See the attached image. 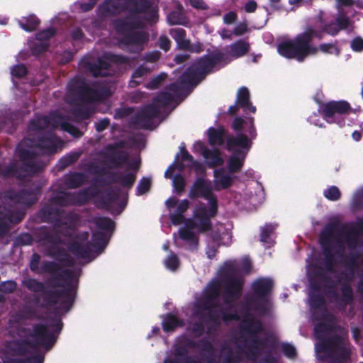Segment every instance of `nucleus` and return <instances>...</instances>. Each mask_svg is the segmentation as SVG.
<instances>
[{
	"instance_id": "obj_38",
	"label": "nucleus",
	"mask_w": 363,
	"mask_h": 363,
	"mask_svg": "<svg viewBox=\"0 0 363 363\" xmlns=\"http://www.w3.org/2000/svg\"><path fill=\"white\" fill-rule=\"evenodd\" d=\"M37 236L40 241H44L50 243L53 246H58L63 244V240L61 236L55 232V228L53 230H50L48 227L42 226L37 232Z\"/></svg>"
},
{
	"instance_id": "obj_42",
	"label": "nucleus",
	"mask_w": 363,
	"mask_h": 363,
	"mask_svg": "<svg viewBox=\"0 0 363 363\" xmlns=\"http://www.w3.org/2000/svg\"><path fill=\"white\" fill-rule=\"evenodd\" d=\"M162 326L165 333L174 331L177 328L184 325V321L172 313H168L162 317Z\"/></svg>"
},
{
	"instance_id": "obj_26",
	"label": "nucleus",
	"mask_w": 363,
	"mask_h": 363,
	"mask_svg": "<svg viewBox=\"0 0 363 363\" xmlns=\"http://www.w3.org/2000/svg\"><path fill=\"white\" fill-rule=\"evenodd\" d=\"M37 156V153L33 150L23 148L18 150V157L24 172L28 174H35L42 170V167L35 162Z\"/></svg>"
},
{
	"instance_id": "obj_36",
	"label": "nucleus",
	"mask_w": 363,
	"mask_h": 363,
	"mask_svg": "<svg viewBox=\"0 0 363 363\" xmlns=\"http://www.w3.org/2000/svg\"><path fill=\"white\" fill-rule=\"evenodd\" d=\"M69 251L78 259H88L91 256L93 249L91 242L83 245L77 241L71 242L68 245Z\"/></svg>"
},
{
	"instance_id": "obj_33",
	"label": "nucleus",
	"mask_w": 363,
	"mask_h": 363,
	"mask_svg": "<svg viewBox=\"0 0 363 363\" xmlns=\"http://www.w3.org/2000/svg\"><path fill=\"white\" fill-rule=\"evenodd\" d=\"M319 279L321 281L325 283L326 284L324 285V292L325 293V287L326 286H330V285H335V287L337 285V281L335 283L329 276L327 275V274L323 271V269L318 267L316 270L313 272V276H311L309 278V285L311 291V293H315V294H320V291L321 289V285L320 281L317 279ZM337 291V289H335Z\"/></svg>"
},
{
	"instance_id": "obj_16",
	"label": "nucleus",
	"mask_w": 363,
	"mask_h": 363,
	"mask_svg": "<svg viewBox=\"0 0 363 363\" xmlns=\"http://www.w3.org/2000/svg\"><path fill=\"white\" fill-rule=\"evenodd\" d=\"M220 292V284L217 280H213L205 288L203 295L196 302V314L201 315L202 310H208L211 308L219 306L218 298Z\"/></svg>"
},
{
	"instance_id": "obj_11",
	"label": "nucleus",
	"mask_w": 363,
	"mask_h": 363,
	"mask_svg": "<svg viewBox=\"0 0 363 363\" xmlns=\"http://www.w3.org/2000/svg\"><path fill=\"white\" fill-rule=\"evenodd\" d=\"M339 225V221L328 224L320 235V244L324 255V262L326 271L333 273L335 272V256L333 252V240L334 233Z\"/></svg>"
},
{
	"instance_id": "obj_60",
	"label": "nucleus",
	"mask_w": 363,
	"mask_h": 363,
	"mask_svg": "<svg viewBox=\"0 0 363 363\" xmlns=\"http://www.w3.org/2000/svg\"><path fill=\"white\" fill-rule=\"evenodd\" d=\"M44 355L38 352L25 358H10L4 363H43Z\"/></svg>"
},
{
	"instance_id": "obj_29",
	"label": "nucleus",
	"mask_w": 363,
	"mask_h": 363,
	"mask_svg": "<svg viewBox=\"0 0 363 363\" xmlns=\"http://www.w3.org/2000/svg\"><path fill=\"white\" fill-rule=\"evenodd\" d=\"M149 35L144 31L132 30L126 33L121 38V43L125 45H134L133 52L139 53L144 48V45L148 42Z\"/></svg>"
},
{
	"instance_id": "obj_23",
	"label": "nucleus",
	"mask_w": 363,
	"mask_h": 363,
	"mask_svg": "<svg viewBox=\"0 0 363 363\" xmlns=\"http://www.w3.org/2000/svg\"><path fill=\"white\" fill-rule=\"evenodd\" d=\"M224 293L223 298L226 305L231 306L238 300L242 292L243 280L238 278H232L228 280H223Z\"/></svg>"
},
{
	"instance_id": "obj_4",
	"label": "nucleus",
	"mask_w": 363,
	"mask_h": 363,
	"mask_svg": "<svg viewBox=\"0 0 363 363\" xmlns=\"http://www.w3.org/2000/svg\"><path fill=\"white\" fill-rule=\"evenodd\" d=\"M314 38L322 39L321 31H318L312 27L296 35L294 38L284 40L278 45L279 53L288 59H295L298 62H303L310 55L318 52V48L312 45Z\"/></svg>"
},
{
	"instance_id": "obj_1",
	"label": "nucleus",
	"mask_w": 363,
	"mask_h": 363,
	"mask_svg": "<svg viewBox=\"0 0 363 363\" xmlns=\"http://www.w3.org/2000/svg\"><path fill=\"white\" fill-rule=\"evenodd\" d=\"M43 273L54 275L49 280L53 287H60L57 289H48L45 284L34 278H26L22 281V285L28 291L34 293H43L40 308L49 309L60 304L56 308L57 311L68 312L72 308L77 290L72 284L74 272L72 270L62 269L61 266L53 261H45L41 264Z\"/></svg>"
},
{
	"instance_id": "obj_35",
	"label": "nucleus",
	"mask_w": 363,
	"mask_h": 363,
	"mask_svg": "<svg viewBox=\"0 0 363 363\" xmlns=\"http://www.w3.org/2000/svg\"><path fill=\"white\" fill-rule=\"evenodd\" d=\"M359 235H363V217L356 219L347 235L346 241L350 249H354L357 245Z\"/></svg>"
},
{
	"instance_id": "obj_15",
	"label": "nucleus",
	"mask_w": 363,
	"mask_h": 363,
	"mask_svg": "<svg viewBox=\"0 0 363 363\" xmlns=\"http://www.w3.org/2000/svg\"><path fill=\"white\" fill-rule=\"evenodd\" d=\"M89 84L84 78L74 77L67 84L66 96L70 105L87 103Z\"/></svg>"
},
{
	"instance_id": "obj_7",
	"label": "nucleus",
	"mask_w": 363,
	"mask_h": 363,
	"mask_svg": "<svg viewBox=\"0 0 363 363\" xmlns=\"http://www.w3.org/2000/svg\"><path fill=\"white\" fill-rule=\"evenodd\" d=\"M311 310H320L321 314L313 312V317L318 323L314 325V335L317 339L323 338L335 330L336 318L326 308V301L320 294H309Z\"/></svg>"
},
{
	"instance_id": "obj_9",
	"label": "nucleus",
	"mask_w": 363,
	"mask_h": 363,
	"mask_svg": "<svg viewBox=\"0 0 363 363\" xmlns=\"http://www.w3.org/2000/svg\"><path fill=\"white\" fill-rule=\"evenodd\" d=\"M320 113L329 123H337L340 127L345 125L343 116L352 112V108L347 101H330L320 107Z\"/></svg>"
},
{
	"instance_id": "obj_55",
	"label": "nucleus",
	"mask_w": 363,
	"mask_h": 363,
	"mask_svg": "<svg viewBox=\"0 0 363 363\" xmlns=\"http://www.w3.org/2000/svg\"><path fill=\"white\" fill-rule=\"evenodd\" d=\"M94 223L100 230L113 233L115 230V222L108 217L99 216L94 219Z\"/></svg>"
},
{
	"instance_id": "obj_2",
	"label": "nucleus",
	"mask_w": 363,
	"mask_h": 363,
	"mask_svg": "<svg viewBox=\"0 0 363 363\" xmlns=\"http://www.w3.org/2000/svg\"><path fill=\"white\" fill-rule=\"evenodd\" d=\"M62 328L63 323L60 318H52L49 326L43 323L34 324L33 331L29 335V337L33 340H15L11 350L13 353L20 356H24L28 352V347L41 346L48 351L50 350L56 343Z\"/></svg>"
},
{
	"instance_id": "obj_10",
	"label": "nucleus",
	"mask_w": 363,
	"mask_h": 363,
	"mask_svg": "<svg viewBox=\"0 0 363 363\" xmlns=\"http://www.w3.org/2000/svg\"><path fill=\"white\" fill-rule=\"evenodd\" d=\"M40 193L41 188L39 186L22 189L19 191L9 189L1 193V199L4 203H12L30 207L38 201Z\"/></svg>"
},
{
	"instance_id": "obj_44",
	"label": "nucleus",
	"mask_w": 363,
	"mask_h": 363,
	"mask_svg": "<svg viewBox=\"0 0 363 363\" xmlns=\"http://www.w3.org/2000/svg\"><path fill=\"white\" fill-rule=\"evenodd\" d=\"M170 35L177 43V48L186 50L189 48L191 40L186 38V31L182 28H172L169 31Z\"/></svg>"
},
{
	"instance_id": "obj_5",
	"label": "nucleus",
	"mask_w": 363,
	"mask_h": 363,
	"mask_svg": "<svg viewBox=\"0 0 363 363\" xmlns=\"http://www.w3.org/2000/svg\"><path fill=\"white\" fill-rule=\"evenodd\" d=\"M128 11L131 15L145 14V20L155 22L157 20V10L150 0H123L122 4L117 0H104L98 8V16L108 18Z\"/></svg>"
},
{
	"instance_id": "obj_47",
	"label": "nucleus",
	"mask_w": 363,
	"mask_h": 363,
	"mask_svg": "<svg viewBox=\"0 0 363 363\" xmlns=\"http://www.w3.org/2000/svg\"><path fill=\"white\" fill-rule=\"evenodd\" d=\"M250 43L240 39L231 44L229 47V53L235 58H239L245 55L250 50Z\"/></svg>"
},
{
	"instance_id": "obj_24",
	"label": "nucleus",
	"mask_w": 363,
	"mask_h": 363,
	"mask_svg": "<svg viewBox=\"0 0 363 363\" xmlns=\"http://www.w3.org/2000/svg\"><path fill=\"white\" fill-rule=\"evenodd\" d=\"M243 308L247 313L244 316L241 330L243 333L248 335L250 339L263 332L264 326L260 320L255 318L252 314L249 313L250 309L249 302H246Z\"/></svg>"
},
{
	"instance_id": "obj_40",
	"label": "nucleus",
	"mask_w": 363,
	"mask_h": 363,
	"mask_svg": "<svg viewBox=\"0 0 363 363\" xmlns=\"http://www.w3.org/2000/svg\"><path fill=\"white\" fill-rule=\"evenodd\" d=\"M120 193L121 189L117 186L107 188L99 196V202L101 204L103 208L108 209L119 199Z\"/></svg>"
},
{
	"instance_id": "obj_21",
	"label": "nucleus",
	"mask_w": 363,
	"mask_h": 363,
	"mask_svg": "<svg viewBox=\"0 0 363 363\" xmlns=\"http://www.w3.org/2000/svg\"><path fill=\"white\" fill-rule=\"evenodd\" d=\"M25 209L0 208V238L4 237L11 229V224H18L25 218Z\"/></svg>"
},
{
	"instance_id": "obj_20",
	"label": "nucleus",
	"mask_w": 363,
	"mask_h": 363,
	"mask_svg": "<svg viewBox=\"0 0 363 363\" xmlns=\"http://www.w3.org/2000/svg\"><path fill=\"white\" fill-rule=\"evenodd\" d=\"M337 10L335 21L324 24L322 28L323 32L331 36L337 35L340 31L347 30L353 24L345 9L337 6Z\"/></svg>"
},
{
	"instance_id": "obj_14",
	"label": "nucleus",
	"mask_w": 363,
	"mask_h": 363,
	"mask_svg": "<svg viewBox=\"0 0 363 363\" xmlns=\"http://www.w3.org/2000/svg\"><path fill=\"white\" fill-rule=\"evenodd\" d=\"M160 109L155 104H146L131 118V126L135 129L152 130L153 120L158 117Z\"/></svg>"
},
{
	"instance_id": "obj_50",
	"label": "nucleus",
	"mask_w": 363,
	"mask_h": 363,
	"mask_svg": "<svg viewBox=\"0 0 363 363\" xmlns=\"http://www.w3.org/2000/svg\"><path fill=\"white\" fill-rule=\"evenodd\" d=\"M91 239V248L93 247V250L97 252H102L108 242L105 233L101 231L93 233Z\"/></svg>"
},
{
	"instance_id": "obj_18",
	"label": "nucleus",
	"mask_w": 363,
	"mask_h": 363,
	"mask_svg": "<svg viewBox=\"0 0 363 363\" xmlns=\"http://www.w3.org/2000/svg\"><path fill=\"white\" fill-rule=\"evenodd\" d=\"M126 145L127 143L125 140H118L106 146L108 161L113 167L120 168L123 165L128 164L129 154L126 151L118 150L125 148Z\"/></svg>"
},
{
	"instance_id": "obj_41",
	"label": "nucleus",
	"mask_w": 363,
	"mask_h": 363,
	"mask_svg": "<svg viewBox=\"0 0 363 363\" xmlns=\"http://www.w3.org/2000/svg\"><path fill=\"white\" fill-rule=\"evenodd\" d=\"M319 343L318 345V350L319 352H330L338 347L339 345H342L344 338L338 335H333L330 337L318 339Z\"/></svg>"
},
{
	"instance_id": "obj_58",
	"label": "nucleus",
	"mask_w": 363,
	"mask_h": 363,
	"mask_svg": "<svg viewBox=\"0 0 363 363\" xmlns=\"http://www.w3.org/2000/svg\"><path fill=\"white\" fill-rule=\"evenodd\" d=\"M136 180V174L135 172H126L121 173L120 172V176L118 177V184L123 188H125L127 189H130L134 185Z\"/></svg>"
},
{
	"instance_id": "obj_45",
	"label": "nucleus",
	"mask_w": 363,
	"mask_h": 363,
	"mask_svg": "<svg viewBox=\"0 0 363 363\" xmlns=\"http://www.w3.org/2000/svg\"><path fill=\"white\" fill-rule=\"evenodd\" d=\"M84 104L85 103H82L79 104L78 103L75 104L76 106L72 110V116L78 121L89 119L94 113L93 107Z\"/></svg>"
},
{
	"instance_id": "obj_61",
	"label": "nucleus",
	"mask_w": 363,
	"mask_h": 363,
	"mask_svg": "<svg viewBox=\"0 0 363 363\" xmlns=\"http://www.w3.org/2000/svg\"><path fill=\"white\" fill-rule=\"evenodd\" d=\"M80 156L79 152H70L62 157L59 161V169H64L77 162Z\"/></svg>"
},
{
	"instance_id": "obj_39",
	"label": "nucleus",
	"mask_w": 363,
	"mask_h": 363,
	"mask_svg": "<svg viewBox=\"0 0 363 363\" xmlns=\"http://www.w3.org/2000/svg\"><path fill=\"white\" fill-rule=\"evenodd\" d=\"M246 152L235 150L227 162L228 169L230 174L240 172L244 165L246 157Z\"/></svg>"
},
{
	"instance_id": "obj_34",
	"label": "nucleus",
	"mask_w": 363,
	"mask_h": 363,
	"mask_svg": "<svg viewBox=\"0 0 363 363\" xmlns=\"http://www.w3.org/2000/svg\"><path fill=\"white\" fill-rule=\"evenodd\" d=\"M267 342L268 340L267 338L262 339L258 335L250 338V343L247 347V356L248 359L254 360L262 354L264 348L268 347L274 348L275 347L274 343L268 345Z\"/></svg>"
},
{
	"instance_id": "obj_46",
	"label": "nucleus",
	"mask_w": 363,
	"mask_h": 363,
	"mask_svg": "<svg viewBox=\"0 0 363 363\" xmlns=\"http://www.w3.org/2000/svg\"><path fill=\"white\" fill-rule=\"evenodd\" d=\"M208 143L213 146L218 145L221 146L224 143L225 129L223 126H219L218 128L210 127L207 130Z\"/></svg>"
},
{
	"instance_id": "obj_37",
	"label": "nucleus",
	"mask_w": 363,
	"mask_h": 363,
	"mask_svg": "<svg viewBox=\"0 0 363 363\" xmlns=\"http://www.w3.org/2000/svg\"><path fill=\"white\" fill-rule=\"evenodd\" d=\"M235 101L245 112L249 111L253 113L256 112V107L250 101V94L246 86L238 89Z\"/></svg>"
},
{
	"instance_id": "obj_57",
	"label": "nucleus",
	"mask_w": 363,
	"mask_h": 363,
	"mask_svg": "<svg viewBox=\"0 0 363 363\" xmlns=\"http://www.w3.org/2000/svg\"><path fill=\"white\" fill-rule=\"evenodd\" d=\"M277 225L272 223H267L264 226L261 228L260 241L264 244L268 245V247L272 244L271 235L276 229Z\"/></svg>"
},
{
	"instance_id": "obj_63",
	"label": "nucleus",
	"mask_w": 363,
	"mask_h": 363,
	"mask_svg": "<svg viewBox=\"0 0 363 363\" xmlns=\"http://www.w3.org/2000/svg\"><path fill=\"white\" fill-rule=\"evenodd\" d=\"M16 318L21 320H34L38 319V313L35 308L31 306H26L23 308L20 314L16 315Z\"/></svg>"
},
{
	"instance_id": "obj_12",
	"label": "nucleus",
	"mask_w": 363,
	"mask_h": 363,
	"mask_svg": "<svg viewBox=\"0 0 363 363\" xmlns=\"http://www.w3.org/2000/svg\"><path fill=\"white\" fill-rule=\"evenodd\" d=\"M273 288V281L270 279L260 278L255 281L252 289L254 292L255 299L248 301L255 303L254 310L261 315H265L268 313L269 309L267 306V296L271 292Z\"/></svg>"
},
{
	"instance_id": "obj_43",
	"label": "nucleus",
	"mask_w": 363,
	"mask_h": 363,
	"mask_svg": "<svg viewBox=\"0 0 363 363\" xmlns=\"http://www.w3.org/2000/svg\"><path fill=\"white\" fill-rule=\"evenodd\" d=\"M86 182V177L84 173L71 172L64 177V184L69 189H74L82 186Z\"/></svg>"
},
{
	"instance_id": "obj_31",
	"label": "nucleus",
	"mask_w": 363,
	"mask_h": 363,
	"mask_svg": "<svg viewBox=\"0 0 363 363\" xmlns=\"http://www.w3.org/2000/svg\"><path fill=\"white\" fill-rule=\"evenodd\" d=\"M129 14L126 17L117 18L113 21V28L118 33L124 35L140 27L141 23L135 15Z\"/></svg>"
},
{
	"instance_id": "obj_52",
	"label": "nucleus",
	"mask_w": 363,
	"mask_h": 363,
	"mask_svg": "<svg viewBox=\"0 0 363 363\" xmlns=\"http://www.w3.org/2000/svg\"><path fill=\"white\" fill-rule=\"evenodd\" d=\"M99 174L106 176V178L96 179V181L97 182L99 185L101 186L113 184H118V177L120 176V172L101 171L99 172Z\"/></svg>"
},
{
	"instance_id": "obj_19",
	"label": "nucleus",
	"mask_w": 363,
	"mask_h": 363,
	"mask_svg": "<svg viewBox=\"0 0 363 363\" xmlns=\"http://www.w3.org/2000/svg\"><path fill=\"white\" fill-rule=\"evenodd\" d=\"M216 308H211L208 310H202L201 315L196 314V305H194V315L199 318L200 320L208 323H212L216 326H218L220 323V318L224 322L230 320H237L239 319V316L236 312L228 313L225 311L223 309L219 311L215 310Z\"/></svg>"
},
{
	"instance_id": "obj_3",
	"label": "nucleus",
	"mask_w": 363,
	"mask_h": 363,
	"mask_svg": "<svg viewBox=\"0 0 363 363\" xmlns=\"http://www.w3.org/2000/svg\"><path fill=\"white\" fill-rule=\"evenodd\" d=\"M359 257L358 252L350 253L342 262L347 268L348 272H341L337 278V284L340 285V293L335 290V285L326 286L325 296L331 303H334L337 308L345 310L348 305L354 302V296L350 282L353 280L354 272L359 269V264L357 259Z\"/></svg>"
},
{
	"instance_id": "obj_48",
	"label": "nucleus",
	"mask_w": 363,
	"mask_h": 363,
	"mask_svg": "<svg viewBox=\"0 0 363 363\" xmlns=\"http://www.w3.org/2000/svg\"><path fill=\"white\" fill-rule=\"evenodd\" d=\"M190 202L187 199L182 200L177 208L174 213L170 215V220L174 225L182 224L184 220V213L188 210Z\"/></svg>"
},
{
	"instance_id": "obj_27",
	"label": "nucleus",
	"mask_w": 363,
	"mask_h": 363,
	"mask_svg": "<svg viewBox=\"0 0 363 363\" xmlns=\"http://www.w3.org/2000/svg\"><path fill=\"white\" fill-rule=\"evenodd\" d=\"M252 142L247 135L239 133L236 135H229L226 138V149L228 151L242 150L246 152V155L251 149Z\"/></svg>"
},
{
	"instance_id": "obj_62",
	"label": "nucleus",
	"mask_w": 363,
	"mask_h": 363,
	"mask_svg": "<svg viewBox=\"0 0 363 363\" xmlns=\"http://www.w3.org/2000/svg\"><path fill=\"white\" fill-rule=\"evenodd\" d=\"M236 267L233 263H225L220 269V275L223 278V281L228 280L232 278H238V277L236 276Z\"/></svg>"
},
{
	"instance_id": "obj_32",
	"label": "nucleus",
	"mask_w": 363,
	"mask_h": 363,
	"mask_svg": "<svg viewBox=\"0 0 363 363\" xmlns=\"http://www.w3.org/2000/svg\"><path fill=\"white\" fill-rule=\"evenodd\" d=\"M82 66L90 72L94 77L109 76V69L111 65L108 62L99 57L96 62H90L83 60Z\"/></svg>"
},
{
	"instance_id": "obj_30",
	"label": "nucleus",
	"mask_w": 363,
	"mask_h": 363,
	"mask_svg": "<svg viewBox=\"0 0 363 363\" xmlns=\"http://www.w3.org/2000/svg\"><path fill=\"white\" fill-rule=\"evenodd\" d=\"M57 142L61 143L52 132H47L37 139L36 147L43 154L52 155L57 152Z\"/></svg>"
},
{
	"instance_id": "obj_28",
	"label": "nucleus",
	"mask_w": 363,
	"mask_h": 363,
	"mask_svg": "<svg viewBox=\"0 0 363 363\" xmlns=\"http://www.w3.org/2000/svg\"><path fill=\"white\" fill-rule=\"evenodd\" d=\"M61 213L60 208L45 204L40 209L38 216L42 222L52 223L54 228H59L65 224L60 218Z\"/></svg>"
},
{
	"instance_id": "obj_59",
	"label": "nucleus",
	"mask_w": 363,
	"mask_h": 363,
	"mask_svg": "<svg viewBox=\"0 0 363 363\" xmlns=\"http://www.w3.org/2000/svg\"><path fill=\"white\" fill-rule=\"evenodd\" d=\"M188 355V350L184 346H178L174 350L173 358H166L163 363H182Z\"/></svg>"
},
{
	"instance_id": "obj_6",
	"label": "nucleus",
	"mask_w": 363,
	"mask_h": 363,
	"mask_svg": "<svg viewBox=\"0 0 363 363\" xmlns=\"http://www.w3.org/2000/svg\"><path fill=\"white\" fill-rule=\"evenodd\" d=\"M225 61V55L219 50L198 58L180 76L179 82L183 85L197 86L206 76L218 70L219 64Z\"/></svg>"
},
{
	"instance_id": "obj_17",
	"label": "nucleus",
	"mask_w": 363,
	"mask_h": 363,
	"mask_svg": "<svg viewBox=\"0 0 363 363\" xmlns=\"http://www.w3.org/2000/svg\"><path fill=\"white\" fill-rule=\"evenodd\" d=\"M188 196L192 200L202 198L208 200V203H211L213 200L215 203H218L217 196L213 193L211 182L203 177H199L194 180Z\"/></svg>"
},
{
	"instance_id": "obj_54",
	"label": "nucleus",
	"mask_w": 363,
	"mask_h": 363,
	"mask_svg": "<svg viewBox=\"0 0 363 363\" xmlns=\"http://www.w3.org/2000/svg\"><path fill=\"white\" fill-rule=\"evenodd\" d=\"M174 96L168 91H162L153 98L150 104H155L159 109L170 104L174 101Z\"/></svg>"
},
{
	"instance_id": "obj_22",
	"label": "nucleus",
	"mask_w": 363,
	"mask_h": 363,
	"mask_svg": "<svg viewBox=\"0 0 363 363\" xmlns=\"http://www.w3.org/2000/svg\"><path fill=\"white\" fill-rule=\"evenodd\" d=\"M183 223H184V226L179 228V237L185 242L188 250L195 251L198 249L199 238L193 230H198L197 223L194 218H184Z\"/></svg>"
},
{
	"instance_id": "obj_53",
	"label": "nucleus",
	"mask_w": 363,
	"mask_h": 363,
	"mask_svg": "<svg viewBox=\"0 0 363 363\" xmlns=\"http://www.w3.org/2000/svg\"><path fill=\"white\" fill-rule=\"evenodd\" d=\"M224 169H216L213 172L214 177L218 179L217 183L220 189H227L233 183V178L229 174H223Z\"/></svg>"
},
{
	"instance_id": "obj_25",
	"label": "nucleus",
	"mask_w": 363,
	"mask_h": 363,
	"mask_svg": "<svg viewBox=\"0 0 363 363\" xmlns=\"http://www.w3.org/2000/svg\"><path fill=\"white\" fill-rule=\"evenodd\" d=\"M112 95L110 87L103 82H94L89 84L88 98L86 104L104 102Z\"/></svg>"
},
{
	"instance_id": "obj_8",
	"label": "nucleus",
	"mask_w": 363,
	"mask_h": 363,
	"mask_svg": "<svg viewBox=\"0 0 363 363\" xmlns=\"http://www.w3.org/2000/svg\"><path fill=\"white\" fill-rule=\"evenodd\" d=\"M99 193V190L93 186L84 188L77 192L60 191L53 194L49 201L61 207L83 206L92 199L98 197Z\"/></svg>"
},
{
	"instance_id": "obj_49",
	"label": "nucleus",
	"mask_w": 363,
	"mask_h": 363,
	"mask_svg": "<svg viewBox=\"0 0 363 363\" xmlns=\"http://www.w3.org/2000/svg\"><path fill=\"white\" fill-rule=\"evenodd\" d=\"M18 23L25 31L33 32L36 30L40 26V20L35 14H30L18 20Z\"/></svg>"
},
{
	"instance_id": "obj_13",
	"label": "nucleus",
	"mask_w": 363,
	"mask_h": 363,
	"mask_svg": "<svg viewBox=\"0 0 363 363\" xmlns=\"http://www.w3.org/2000/svg\"><path fill=\"white\" fill-rule=\"evenodd\" d=\"M209 204L208 208L203 203H200L195 208L193 212V218L196 220L198 225V232L203 233L211 230V218H214L218 211V203H215L213 200Z\"/></svg>"
},
{
	"instance_id": "obj_56",
	"label": "nucleus",
	"mask_w": 363,
	"mask_h": 363,
	"mask_svg": "<svg viewBox=\"0 0 363 363\" xmlns=\"http://www.w3.org/2000/svg\"><path fill=\"white\" fill-rule=\"evenodd\" d=\"M50 125V118L48 116H42L36 119H33L29 123V129L36 131L44 130Z\"/></svg>"
},
{
	"instance_id": "obj_64",
	"label": "nucleus",
	"mask_w": 363,
	"mask_h": 363,
	"mask_svg": "<svg viewBox=\"0 0 363 363\" xmlns=\"http://www.w3.org/2000/svg\"><path fill=\"white\" fill-rule=\"evenodd\" d=\"M167 77V74L165 72H161L151 78V79L145 85V87L150 90L157 89L161 86Z\"/></svg>"
},
{
	"instance_id": "obj_51",
	"label": "nucleus",
	"mask_w": 363,
	"mask_h": 363,
	"mask_svg": "<svg viewBox=\"0 0 363 363\" xmlns=\"http://www.w3.org/2000/svg\"><path fill=\"white\" fill-rule=\"evenodd\" d=\"M203 157L207 160V164L210 168L222 165L224 162L218 149L206 150Z\"/></svg>"
}]
</instances>
